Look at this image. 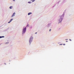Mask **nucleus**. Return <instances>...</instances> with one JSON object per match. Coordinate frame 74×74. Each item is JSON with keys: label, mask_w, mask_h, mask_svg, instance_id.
Listing matches in <instances>:
<instances>
[{"label": "nucleus", "mask_w": 74, "mask_h": 74, "mask_svg": "<svg viewBox=\"0 0 74 74\" xmlns=\"http://www.w3.org/2000/svg\"><path fill=\"white\" fill-rule=\"evenodd\" d=\"M29 28H30V29H32V26H30L29 27Z\"/></svg>", "instance_id": "14"}, {"label": "nucleus", "mask_w": 74, "mask_h": 74, "mask_svg": "<svg viewBox=\"0 0 74 74\" xmlns=\"http://www.w3.org/2000/svg\"><path fill=\"white\" fill-rule=\"evenodd\" d=\"M26 27H29V24H27V25L26 26Z\"/></svg>", "instance_id": "12"}, {"label": "nucleus", "mask_w": 74, "mask_h": 74, "mask_svg": "<svg viewBox=\"0 0 74 74\" xmlns=\"http://www.w3.org/2000/svg\"><path fill=\"white\" fill-rule=\"evenodd\" d=\"M26 32V27H24L22 31V34H24Z\"/></svg>", "instance_id": "2"}, {"label": "nucleus", "mask_w": 74, "mask_h": 74, "mask_svg": "<svg viewBox=\"0 0 74 74\" xmlns=\"http://www.w3.org/2000/svg\"><path fill=\"white\" fill-rule=\"evenodd\" d=\"M64 13H63V14L61 16H59V18L58 19V24L59 23H61L62 22L63 19V18H64Z\"/></svg>", "instance_id": "1"}, {"label": "nucleus", "mask_w": 74, "mask_h": 74, "mask_svg": "<svg viewBox=\"0 0 74 74\" xmlns=\"http://www.w3.org/2000/svg\"><path fill=\"white\" fill-rule=\"evenodd\" d=\"M4 64H6L5 63Z\"/></svg>", "instance_id": "22"}, {"label": "nucleus", "mask_w": 74, "mask_h": 74, "mask_svg": "<svg viewBox=\"0 0 74 74\" xmlns=\"http://www.w3.org/2000/svg\"><path fill=\"white\" fill-rule=\"evenodd\" d=\"M15 12H14L12 14L11 16V18H13V17H14V16H15Z\"/></svg>", "instance_id": "5"}, {"label": "nucleus", "mask_w": 74, "mask_h": 74, "mask_svg": "<svg viewBox=\"0 0 74 74\" xmlns=\"http://www.w3.org/2000/svg\"><path fill=\"white\" fill-rule=\"evenodd\" d=\"M49 31H51V29H49Z\"/></svg>", "instance_id": "19"}, {"label": "nucleus", "mask_w": 74, "mask_h": 74, "mask_svg": "<svg viewBox=\"0 0 74 74\" xmlns=\"http://www.w3.org/2000/svg\"><path fill=\"white\" fill-rule=\"evenodd\" d=\"M63 45V44H60V45Z\"/></svg>", "instance_id": "16"}, {"label": "nucleus", "mask_w": 74, "mask_h": 74, "mask_svg": "<svg viewBox=\"0 0 74 74\" xmlns=\"http://www.w3.org/2000/svg\"><path fill=\"white\" fill-rule=\"evenodd\" d=\"M36 33V34H37V33Z\"/></svg>", "instance_id": "23"}, {"label": "nucleus", "mask_w": 74, "mask_h": 74, "mask_svg": "<svg viewBox=\"0 0 74 74\" xmlns=\"http://www.w3.org/2000/svg\"><path fill=\"white\" fill-rule=\"evenodd\" d=\"M70 41H71V39H69Z\"/></svg>", "instance_id": "18"}, {"label": "nucleus", "mask_w": 74, "mask_h": 74, "mask_svg": "<svg viewBox=\"0 0 74 74\" xmlns=\"http://www.w3.org/2000/svg\"><path fill=\"white\" fill-rule=\"evenodd\" d=\"M10 9H12L13 8V6H11L9 7Z\"/></svg>", "instance_id": "7"}, {"label": "nucleus", "mask_w": 74, "mask_h": 74, "mask_svg": "<svg viewBox=\"0 0 74 74\" xmlns=\"http://www.w3.org/2000/svg\"><path fill=\"white\" fill-rule=\"evenodd\" d=\"M4 36H0V38H4Z\"/></svg>", "instance_id": "11"}, {"label": "nucleus", "mask_w": 74, "mask_h": 74, "mask_svg": "<svg viewBox=\"0 0 74 74\" xmlns=\"http://www.w3.org/2000/svg\"><path fill=\"white\" fill-rule=\"evenodd\" d=\"M32 14V12H29V13L28 14V15H31Z\"/></svg>", "instance_id": "8"}, {"label": "nucleus", "mask_w": 74, "mask_h": 74, "mask_svg": "<svg viewBox=\"0 0 74 74\" xmlns=\"http://www.w3.org/2000/svg\"><path fill=\"white\" fill-rule=\"evenodd\" d=\"M64 45H65V44H63Z\"/></svg>", "instance_id": "21"}, {"label": "nucleus", "mask_w": 74, "mask_h": 74, "mask_svg": "<svg viewBox=\"0 0 74 74\" xmlns=\"http://www.w3.org/2000/svg\"><path fill=\"white\" fill-rule=\"evenodd\" d=\"M28 4H32V2L29 1L28 2Z\"/></svg>", "instance_id": "10"}, {"label": "nucleus", "mask_w": 74, "mask_h": 74, "mask_svg": "<svg viewBox=\"0 0 74 74\" xmlns=\"http://www.w3.org/2000/svg\"><path fill=\"white\" fill-rule=\"evenodd\" d=\"M9 44V42H6L5 43V45H7V44Z\"/></svg>", "instance_id": "9"}, {"label": "nucleus", "mask_w": 74, "mask_h": 74, "mask_svg": "<svg viewBox=\"0 0 74 74\" xmlns=\"http://www.w3.org/2000/svg\"><path fill=\"white\" fill-rule=\"evenodd\" d=\"M47 27H52V25H51V23H49V24L47 25Z\"/></svg>", "instance_id": "4"}, {"label": "nucleus", "mask_w": 74, "mask_h": 74, "mask_svg": "<svg viewBox=\"0 0 74 74\" xmlns=\"http://www.w3.org/2000/svg\"><path fill=\"white\" fill-rule=\"evenodd\" d=\"M66 42H68V41L67 40L66 41Z\"/></svg>", "instance_id": "20"}, {"label": "nucleus", "mask_w": 74, "mask_h": 74, "mask_svg": "<svg viewBox=\"0 0 74 74\" xmlns=\"http://www.w3.org/2000/svg\"><path fill=\"white\" fill-rule=\"evenodd\" d=\"M13 20V19L12 18L8 22V23H10V22H12V20Z\"/></svg>", "instance_id": "6"}, {"label": "nucleus", "mask_w": 74, "mask_h": 74, "mask_svg": "<svg viewBox=\"0 0 74 74\" xmlns=\"http://www.w3.org/2000/svg\"><path fill=\"white\" fill-rule=\"evenodd\" d=\"M65 40H68V39H65Z\"/></svg>", "instance_id": "24"}, {"label": "nucleus", "mask_w": 74, "mask_h": 74, "mask_svg": "<svg viewBox=\"0 0 74 74\" xmlns=\"http://www.w3.org/2000/svg\"><path fill=\"white\" fill-rule=\"evenodd\" d=\"M31 1H32V2H34V1H35V0H31Z\"/></svg>", "instance_id": "13"}, {"label": "nucleus", "mask_w": 74, "mask_h": 74, "mask_svg": "<svg viewBox=\"0 0 74 74\" xmlns=\"http://www.w3.org/2000/svg\"><path fill=\"white\" fill-rule=\"evenodd\" d=\"M60 30V28H59L58 29V30Z\"/></svg>", "instance_id": "15"}, {"label": "nucleus", "mask_w": 74, "mask_h": 74, "mask_svg": "<svg viewBox=\"0 0 74 74\" xmlns=\"http://www.w3.org/2000/svg\"><path fill=\"white\" fill-rule=\"evenodd\" d=\"M33 36H31L29 39V45H30V44H31V43H32V42L33 41Z\"/></svg>", "instance_id": "3"}, {"label": "nucleus", "mask_w": 74, "mask_h": 74, "mask_svg": "<svg viewBox=\"0 0 74 74\" xmlns=\"http://www.w3.org/2000/svg\"><path fill=\"white\" fill-rule=\"evenodd\" d=\"M13 1H15V0H13Z\"/></svg>", "instance_id": "17"}]
</instances>
